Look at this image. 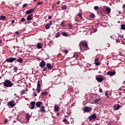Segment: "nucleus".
<instances>
[{
	"instance_id": "f257e3e1",
	"label": "nucleus",
	"mask_w": 125,
	"mask_h": 125,
	"mask_svg": "<svg viewBox=\"0 0 125 125\" xmlns=\"http://www.w3.org/2000/svg\"><path fill=\"white\" fill-rule=\"evenodd\" d=\"M79 46L82 51H84L85 50H88V49H89L88 45H87V42H85L82 41L80 43Z\"/></svg>"
},
{
	"instance_id": "f03ea898",
	"label": "nucleus",
	"mask_w": 125,
	"mask_h": 125,
	"mask_svg": "<svg viewBox=\"0 0 125 125\" xmlns=\"http://www.w3.org/2000/svg\"><path fill=\"white\" fill-rule=\"evenodd\" d=\"M13 84H14L9 80H6L3 83V85L6 87H11L13 86Z\"/></svg>"
},
{
	"instance_id": "7ed1b4c3",
	"label": "nucleus",
	"mask_w": 125,
	"mask_h": 125,
	"mask_svg": "<svg viewBox=\"0 0 125 125\" xmlns=\"http://www.w3.org/2000/svg\"><path fill=\"white\" fill-rule=\"evenodd\" d=\"M83 111L84 113H89L91 110H92V107H89V106H84L82 108Z\"/></svg>"
},
{
	"instance_id": "20e7f679",
	"label": "nucleus",
	"mask_w": 125,
	"mask_h": 125,
	"mask_svg": "<svg viewBox=\"0 0 125 125\" xmlns=\"http://www.w3.org/2000/svg\"><path fill=\"white\" fill-rule=\"evenodd\" d=\"M96 80L99 83H102V82L104 81V77L98 75L96 77Z\"/></svg>"
},
{
	"instance_id": "39448f33",
	"label": "nucleus",
	"mask_w": 125,
	"mask_h": 125,
	"mask_svg": "<svg viewBox=\"0 0 125 125\" xmlns=\"http://www.w3.org/2000/svg\"><path fill=\"white\" fill-rule=\"evenodd\" d=\"M95 119H97V116H96V114H93L89 116L88 120L92 121L93 120H95Z\"/></svg>"
},
{
	"instance_id": "423d86ee",
	"label": "nucleus",
	"mask_w": 125,
	"mask_h": 125,
	"mask_svg": "<svg viewBox=\"0 0 125 125\" xmlns=\"http://www.w3.org/2000/svg\"><path fill=\"white\" fill-rule=\"evenodd\" d=\"M16 59H17V58H9L6 59V62H8V63H13Z\"/></svg>"
},
{
	"instance_id": "0eeeda50",
	"label": "nucleus",
	"mask_w": 125,
	"mask_h": 125,
	"mask_svg": "<svg viewBox=\"0 0 125 125\" xmlns=\"http://www.w3.org/2000/svg\"><path fill=\"white\" fill-rule=\"evenodd\" d=\"M106 74L108 75V76H110V77H113V76H115L116 75V71L113 70V71H108Z\"/></svg>"
},
{
	"instance_id": "6e6552de",
	"label": "nucleus",
	"mask_w": 125,
	"mask_h": 125,
	"mask_svg": "<svg viewBox=\"0 0 125 125\" xmlns=\"http://www.w3.org/2000/svg\"><path fill=\"white\" fill-rule=\"evenodd\" d=\"M36 90L37 91V93H40V92H41V82H40V81H38L37 88Z\"/></svg>"
},
{
	"instance_id": "1a4fd4ad",
	"label": "nucleus",
	"mask_w": 125,
	"mask_h": 125,
	"mask_svg": "<svg viewBox=\"0 0 125 125\" xmlns=\"http://www.w3.org/2000/svg\"><path fill=\"white\" fill-rule=\"evenodd\" d=\"M15 101H11L9 102H8L7 104L9 106H10V107H12V108H13V107H14V106H15Z\"/></svg>"
},
{
	"instance_id": "9d476101",
	"label": "nucleus",
	"mask_w": 125,
	"mask_h": 125,
	"mask_svg": "<svg viewBox=\"0 0 125 125\" xmlns=\"http://www.w3.org/2000/svg\"><path fill=\"white\" fill-rule=\"evenodd\" d=\"M34 11H35V8H32L26 11L25 14H31V13H33Z\"/></svg>"
},
{
	"instance_id": "9b49d317",
	"label": "nucleus",
	"mask_w": 125,
	"mask_h": 125,
	"mask_svg": "<svg viewBox=\"0 0 125 125\" xmlns=\"http://www.w3.org/2000/svg\"><path fill=\"white\" fill-rule=\"evenodd\" d=\"M30 105L31 106V107H30V109H31V110L35 109V106L36 105V102H35V101L31 102L30 103Z\"/></svg>"
},
{
	"instance_id": "f8f14e48",
	"label": "nucleus",
	"mask_w": 125,
	"mask_h": 125,
	"mask_svg": "<svg viewBox=\"0 0 125 125\" xmlns=\"http://www.w3.org/2000/svg\"><path fill=\"white\" fill-rule=\"evenodd\" d=\"M46 63L44 61H42L40 63V66L41 68H44V66H45Z\"/></svg>"
},
{
	"instance_id": "ddd939ff",
	"label": "nucleus",
	"mask_w": 125,
	"mask_h": 125,
	"mask_svg": "<svg viewBox=\"0 0 125 125\" xmlns=\"http://www.w3.org/2000/svg\"><path fill=\"white\" fill-rule=\"evenodd\" d=\"M99 58H96L94 60V62H95V65H96V66H99V65H100V62H99Z\"/></svg>"
},
{
	"instance_id": "4468645a",
	"label": "nucleus",
	"mask_w": 125,
	"mask_h": 125,
	"mask_svg": "<svg viewBox=\"0 0 125 125\" xmlns=\"http://www.w3.org/2000/svg\"><path fill=\"white\" fill-rule=\"evenodd\" d=\"M42 105V102H37L36 104V107H38V108H41Z\"/></svg>"
},
{
	"instance_id": "2eb2a0df",
	"label": "nucleus",
	"mask_w": 125,
	"mask_h": 125,
	"mask_svg": "<svg viewBox=\"0 0 125 125\" xmlns=\"http://www.w3.org/2000/svg\"><path fill=\"white\" fill-rule=\"evenodd\" d=\"M46 67L49 70H51L52 68H53V65H51V64L48 63L46 64Z\"/></svg>"
},
{
	"instance_id": "dca6fc26",
	"label": "nucleus",
	"mask_w": 125,
	"mask_h": 125,
	"mask_svg": "<svg viewBox=\"0 0 125 125\" xmlns=\"http://www.w3.org/2000/svg\"><path fill=\"white\" fill-rule=\"evenodd\" d=\"M33 19V14H30L28 15L27 17V21H31Z\"/></svg>"
},
{
	"instance_id": "f3484780",
	"label": "nucleus",
	"mask_w": 125,
	"mask_h": 125,
	"mask_svg": "<svg viewBox=\"0 0 125 125\" xmlns=\"http://www.w3.org/2000/svg\"><path fill=\"white\" fill-rule=\"evenodd\" d=\"M16 60V62H18L19 63H20V64H22V63H23V59L22 58H20Z\"/></svg>"
},
{
	"instance_id": "a211bd4d",
	"label": "nucleus",
	"mask_w": 125,
	"mask_h": 125,
	"mask_svg": "<svg viewBox=\"0 0 125 125\" xmlns=\"http://www.w3.org/2000/svg\"><path fill=\"white\" fill-rule=\"evenodd\" d=\"M37 47L39 49H41V48H42V43H37Z\"/></svg>"
},
{
	"instance_id": "6ab92c4d",
	"label": "nucleus",
	"mask_w": 125,
	"mask_h": 125,
	"mask_svg": "<svg viewBox=\"0 0 125 125\" xmlns=\"http://www.w3.org/2000/svg\"><path fill=\"white\" fill-rule=\"evenodd\" d=\"M0 20L2 21V20H6V17L3 15L0 16Z\"/></svg>"
},
{
	"instance_id": "aec40b11",
	"label": "nucleus",
	"mask_w": 125,
	"mask_h": 125,
	"mask_svg": "<svg viewBox=\"0 0 125 125\" xmlns=\"http://www.w3.org/2000/svg\"><path fill=\"white\" fill-rule=\"evenodd\" d=\"M40 111L41 113H45V109H44V106H41V108H40Z\"/></svg>"
},
{
	"instance_id": "412c9836",
	"label": "nucleus",
	"mask_w": 125,
	"mask_h": 125,
	"mask_svg": "<svg viewBox=\"0 0 125 125\" xmlns=\"http://www.w3.org/2000/svg\"><path fill=\"white\" fill-rule=\"evenodd\" d=\"M105 11L109 14L111 12V9L108 7H105Z\"/></svg>"
},
{
	"instance_id": "4be33fe9",
	"label": "nucleus",
	"mask_w": 125,
	"mask_h": 125,
	"mask_svg": "<svg viewBox=\"0 0 125 125\" xmlns=\"http://www.w3.org/2000/svg\"><path fill=\"white\" fill-rule=\"evenodd\" d=\"M25 118L27 120V121H30V118H31V115L29 113H27L26 115Z\"/></svg>"
},
{
	"instance_id": "5701e85b",
	"label": "nucleus",
	"mask_w": 125,
	"mask_h": 125,
	"mask_svg": "<svg viewBox=\"0 0 125 125\" xmlns=\"http://www.w3.org/2000/svg\"><path fill=\"white\" fill-rule=\"evenodd\" d=\"M62 36H63V37H69V35H68V33H67V32H62Z\"/></svg>"
},
{
	"instance_id": "b1692460",
	"label": "nucleus",
	"mask_w": 125,
	"mask_h": 125,
	"mask_svg": "<svg viewBox=\"0 0 125 125\" xmlns=\"http://www.w3.org/2000/svg\"><path fill=\"white\" fill-rule=\"evenodd\" d=\"M99 101H101V99H96L95 100H94V102L96 104L98 103Z\"/></svg>"
},
{
	"instance_id": "393cba45",
	"label": "nucleus",
	"mask_w": 125,
	"mask_h": 125,
	"mask_svg": "<svg viewBox=\"0 0 125 125\" xmlns=\"http://www.w3.org/2000/svg\"><path fill=\"white\" fill-rule=\"evenodd\" d=\"M50 28V25H49V24L46 23L45 24V29L46 30H48Z\"/></svg>"
},
{
	"instance_id": "a878e982",
	"label": "nucleus",
	"mask_w": 125,
	"mask_h": 125,
	"mask_svg": "<svg viewBox=\"0 0 125 125\" xmlns=\"http://www.w3.org/2000/svg\"><path fill=\"white\" fill-rule=\"evenodd\" d=\"M55 38H59V37H60V32H59L58 33H57L55 35Z\"/></svg>"
},
{
	"instance_id": "bb28decb",
	"label": "nucleus",
	"mask_w": 125,
	"mask_h": 125,
	"mask_svg": "<svg viewBox=\"0 0 125 125\" xmlns=\"http://www.w3.org/2000/svg\"><path fill=\"white\" fill-rule=\"evenodd\" d=\"M47 94H48V93H47V91H44L41 93L42 95L45 96V95H47Z\"/></svg>"
},
{
	"instance_id": "cd10ccee",
	"label": "nucleus",
	"mask_w": 125,
	"mask_h": 125,
	"mask_svg": "<svg viewBox=\"0 0 125 125\" xmlns=\"http://www.w3.org/2000/svg\"><path fill=\"white\" fill-rule=\"evenodd\" d=\"M62 10H66V9H67V6L63 5L62 6Z\"/></svg>"
},
{
	"instance_id": "c85d7f7f",
	"label": "nucleus",
	"mask_w": 125,
	"mask_h": 125,
	"mask_svg": "<svg viewBox=\"0 0 125 125\" xmlns=\"http://www.w3.org/2000/svg\"><path fill=\"white\" fill-rule=\"evenodd\" d=\"M94 17H95V15H94V14L92 13L91 14H90L89 15V18H94Z\"/></svg>"
},
{
	"instance_id": "c756f323",
	"label": "nucleus",
	"mask_w": 125,
	"mask_h": 125,
	"mask_svg": "<svg viewBox=\"0 0 125 125\" xmlns=\"http://www.w3.org/2000/svg\"><path fill=\"white\" fill-rule=\"evenodd\" d=\"M77 16H79L80 17V18H82L83 17V14H82V13L79 12L78 15Z\"/></svg>"
},
{
	"instance_id": "7c9ffc66",
	"label": "nucleus",
	"mask_w": 125,
	"mask_h": 125,
	"mask_svg": "<svg viewBox=\"0 0 125 125\" xmlns=\"http://www.w3.org/2000/svg\"><path fill=\"white\" fill-rule=\"evenodd\" d=\"M26 92V90H22L21 92V95H23V94H25V93Z\"/></svg>"
},
{
	"instance_id": "2f4dec72",
	"label": "nucleus",
	"mask_w": 125,
	"mask_h": 125,
	"mask_svg": "<svg viewBox=\"0 0 125 125\" xmlns=\"http://www.w3.org/2000/svg\"><path fill=\"white\" fill-rule=\"evenodd\" d=\"M121 30H125V24L121 25Z\"/></svg>"
},
{
	"instance_id": "473e14b6",
	"label": "nucleus",
	"mask_w": 125,
	"mask_h": 125,
	"mask_svg": "<svg viewBox=\"0 0 125 125\" xmlns=\"http://www.w3.org/2000/svg\"><path fill=\"white\" fill-rule=\"evenodd\" d=\"M55 110L56 112H58V110H59V107L55 106Z\"/></svg>"
},
{
	"instance_id": "72a5a7b5",
	"label": "nucleus",
	"mask_w": 125,
	"mask_h": 125,
	"mask_svg": "<svg viewBox=\"0 0 125 125\" xmlns=\"http://www.w3.org/2000/svg\"><path fill=\"white\" fill-rule=\"evenodd\" d=\"M61 25L62 27H65V22L64 21H62L61 23Z\"/></svg>"
},
{
	"instance_id": "f704fd0d",
	"label": "nucleus",
	"mask_w": 125,
	"mask_h": 125,
	"mask_svg": "<svg viewBox=\"0 0 125 125\" xmlns=\"http://www.w3.org/2000/svg\"><path fill=\"white\" fill-rule=\"evenodd\" d=\"M120 108H121V106H120V105H118L117 106V107L115 108H114L115 110H119V109H120Z\"/></svg>"
},
{
	"instance_id": "c9c22d12",
	"label": "nucleus",
	"mask_w": 125,
	"mask_h": 125,
	"mask_svg": "<svg viewBox=\"0 0 125 125\" xmlns=\"http://www.w3.org/2000/svg\"><path fill=\"white\" fill-rule=\"evenodd\" d=\"M99 9V7H98V6H95L94 7V9L95 10H98V9Z\"/></svg>"
},
{
	"instance_id": "e433bc0d",
	"label": "nucleus",
	"mask_w": 125,
	"mask_h": 125,
	"mask_svg": "<svg viewBox=\"0 0 125 125\" xmlns=\"http://www.w3.org/2000/svg\"><path fill=\"white\" fill-rule=\"evenodd\" d=\"M43 3V2H42V1H39L38 3H37V4H38V5H41V4H42Z\"/></svg>"
},
{
	"instance_id": "4c0bfd02",
	"label": "nucleus",
	"mask_w": 125,
	"mask_h": 125,
	"mask_svg": "<svg viewBox=\"0 0 125 125\" xmlns=\"http://www.w3.org/2000/svg\"><path fill=\"white\" fill-rule=\"evenodd\" d=\"M47 68H48L47 67H43L42 71H43V72H45L47 71Z\"/></svg>"
},
{
	"instance_id": "58836bf2",
	"label": "nucleus",
	"mask_w": 125,
	"mask_h": 125,
	"mask_svg": "<svg viewBox=\"0 0 125 125\" xmlns=\"http://www.w3.org/2000/svg\"><path fill=\"white\" fill-rule=\"evenodd\" d=\"M98 30L97 29V28H94L93 29V32H94V33H96V32H97Z\"/></svg>"
},
{
	"instance_id": "ea45409f",
	"label": "nucleus",
	"mask_w": 125,
	"mask_h": 125,
	"mask_svg": "<svg viewBox=\"0 0 125 125\" xmlns=\"http://www.w3.org/2000/svg\"><path fill=\"white\" fill-rule=\"evenodd\" d=\"M8 122V120H7V119H5L4 121V124H7V122Z\"/></svg>"
},
{
	"instance_id": "a19ab883",
	"label": "nucleus",
	"mask_w": 125,
	"mask_h": 125,
	"mask_svg": "<svg viewBox=\"0 0 125 125\" xmlns=\"http://www.w3.org/2000/svg\"><path fill=\"white\" fill-rule=\"evenodd\" d=\"M27 5H28V4L27 3L24 4L22 6V8H24V7H27Z\"/></svg>"
},
{
	"instance_id": "79ce46f5",
	"label": "nucleus",
	"mask_w": 125,
	"mask_h": 125,
	"mask_svg": "<svg viewBox=\"0 0 125 125\" xmlns=\"http://www.w3.org/2000/svg\"><path fill=\"white\" fill-rule=\"evenodd\" d=\"M14 71L16 73L17 71H18V69H17V67H14Z\"/></svg>"
},
{
	"instance_id": "37998d69",
	"label": "nucleus",
	"mask_w": 125,
	"mask_h": 125,
	"mask_svg": "<svg viewBox=\"0 0 125 125\" xmlns=\"http://www.w3.org/2000/svg\"><path fill=\"white\" fill-rule=\"evenodd\" d=\"M116 41V43H119L121 42V40H120V39H117Z\"/></svg>"
},
{
	"instance_id": "c03bdc74",
	"label": "nucleus",
	"mask_w": 125,
	"mask_h": 125,
	"mask_svg": "<svg viewBox=\"0 0 125 125\" xmlns=\"http://www.w3.org/2000/svg\"><path fill=\"white\" fill-rule=\"evenodd\" d=\"M15 34L17 35V36H19V35H20V33L18 31H16Z\"/></svg>"
},
{
	"instance_id": "a18cd8bd",
	"label": "nucleus",
	"mask_w": 125,
	"mask_h": 125,
	"mask_svg": "<svg viewBox=\"0 0 125 125\" xmlns=\"http://www.w3.org/2000/svg\"><path fill=\"white\" fill-rule=\"evenodd\" d=\"M33 94H34V96L36 97L38 95V94H37V92L36 91H34L33 92Z\"/></svg>"
},
{
	"instance_id": "49530a36",
	"label": "nucleus",
	"mask_w": 125,
	"mask_h": 125,
	"mask_svg": "<svg viewBox=\"0 0 125 125\" xmlns=\"http://www.w3.org/2000/svg\"><path fill=\"white\" fill-rule=\"evenodd\" d=\"M21 22L25 21V18H22L21 19Z\"/></svg>"
},
{
	"instance_id": "de8ad7c7",
	"label": "nucleus",
	"mask_w": 125,
	"mask_h": 125,
	"mask_svg": "<svg viewBox=\"0 0 125 125\" xmlns=\"http://www.w3.org/2000/svg\"><path fill=\"white\" fill-rule=\"evenodd\" d=\"M69 53V51L67 49L64 50V53H66L67 54V53Z\"/></svg>"
},
{
	"instance_id": "09e8293b",
	"label": "nucleus",
	"mask_w": 125,
	"mask_h": 125,
	"mask_svg": "<svg viewBox=\"0 0 125 125\" xmlns=\"http://www.w3.org/2000/svg\"><path fill=\"white\" fill-rule=\"evenodd\" d=\"M63 123H67V119H64L62 120Z\"/></svg>"
},
{
	"instance_id": "8fccbe9b",
	"label": "nucleus",
	"mask_w": 125,
	"mask_h": 125,
	"mask_svg": "<svg viewBox=\"0 0 125 125\" xmlns=\"http://www.w3.org/2000/svg\"><path fill=\"white\" fill-rule=\"evenodd\" d=\"M48 24H49V25L50 26H51V25H52V21H49V23H48Z\"/></svg>"
},
{
	"instance_id": "3c124183",
	"label": "nucleus",
	"mask_w": 125,
	"mask_h": 125,
	"mask_svg": "<svg viewBox=\"0 0 125 125\" xmlns=\"http://www.w3.org/2000/svg\"><path fill=\"white\" fill-rule=\"evenodd\" d=\"M99 92H101V93L103 92V91L102 90V89L101 88H99Z\"/></svg>"
},
{
	"instance_id": "603ef678",
	"label": "nucleus",
	"mask_w": 125,
	"mask_h": 125,
	"mask_svg": "<svg viewBox=\"0 0 125 125\" xmlns=\"http://www.w3.org/2000/svg\"><path fill=\"white\" fill-rule=\"evenodd\" d=\"M15 22V21H14V20L12 21L11 23V25H12L13 24H14Z\"/></svg>"
},
{
	"instance_id": "864d4df0",
	"label": "nucleus",
	"mask_w": 125,
	"mask_h": 125,
	"mask_svg": "<svg viewBox=\"0 0 125 125\" xmlns=\"http://www.w3.org/2000/svg\"><path fill=\"white\" fill-rule=\"evenodd\" d=\"M110 38H113V39L115 40V38H116L115 35H112V36H110Z\"/></svg>"
},
{
	"instance_id": "5fc2aeb1",
	"label": "nucleus",
	"mask_w": 125,
	"mask_h": 125,
	"mask_svg": "<svg viewBox=\"0 0 125 125\" xmlns=\"http://www.w3.org/2000/svg\"><path fill=\"white\" fill-rule=\"evenodd\" d=\"M68 26H69V28H72V27H73V25H72V24H69Z\"/></svg>"
},
{
	"instance_id": "6e6d98bb",
	"label": "nucleus",
	"mask_w": 125,
	"mask_h": 125,
	"mask_svg": "<svg viewBox=\"0 0 125 125\" xmlns=\"http://www.w3.org/2000/svg\"><path fill=\"white\" fill-rule=\"evenodd\" d=\"M60 1H58V2H57V4H58V5H59V4H60Z\"/></svg>"
},
{
	"instance_id": "4d7b16f0",
	"label": "nucleus",
	"mask_w": 125,
	"mask_h": 125,
	"mask_svg": "<svg viewBox=\"0 0 125 125\" xmlns=\"http://www.w3.org/2000/svg\"><path fill=\"white\" fill-rule=\"evenodd\" d=\"M48 19H52V17H51V16H49Z\"/></svg>"
},
{
	"instance_id": "13d9d810",
	"label": "nucleus",
	"mask_w": 125,
	"mask_h": 125,
	"mask_svg": "<svg viewBox=\"0 0 125 125\" xmlns=\"http://www.w3.org/2000/svg\"><path fill=\"white\" fill-rule=\"evenodd\" d=\"M105 96H106L107 97H108V94L107 93V92L105 93Z\"/></svg>"
},
{
	"instance_id": "bf43d9fd",
	"label": "nucleus",
	"mask_w": 125,
	"mask_h": 125,
	"mask_svg": "<svg viewBox=\"0 0 125 125\" xmlns=\"http://www.w3.org/2000/svg\"><path fill=\"white\" fill-rule=\"evenodd\" d=\"M2 42V41L1 40H0V43H1Z\"/></svg>"
},
{
	"instance_id": "052dcab7",
	"label": "nucleus",
	"mask_w": 125,
	"mask_h": 125,
	"mask_svg": "<svg viewBox=\"0 0 125 125\" xmlns=\"http://www.w3.org/2000/svg\"><path fill=\"white\" fill-rule=\"evenodd\" d=\"M122 95V93L120 92L119 93V95Z\"/></svg>"
},
{
	"instance_id": "680f3d73",
	"label": "nucleus",
	"mask_w": 125,
	"mask_h": 125,
	"mask_svg": "<svg viewBox=\"0 0 125 125\" xmlns=\"http://www.w3.org/2000/svg\"><path fill=\"white\" fill-rule=\"evenodd\" d=\"M57 116H59V113H58L57 114Z\"/></svg>"
},
{
	"instance_id": "e2e57ef3",
	"label": "nucleus",
	"mask_w": 125,
	"mask_h": 125,
	"mask_svg": "<svg viewBox=\"0 0 125 125\" xmlns=\"http://www.w3.org/2000/svg\"><path fill=\"white\" fill-rule=\"evenodd\" d=\"M30 23V21H28L27 22V24H29Z\"/></svg>"
},
{
	"instance_id": "0e129e2a",
	"label": "nucleus",
	"mask_w": 125,
	"mask_h": 125,
	"mask_svg": "<svg viewBox=\"0 0 125 125\" xmlns=\"http://www.w3.org/2000/svg\"><path fill=\"white\" fill-rule=\"evenodd\" d=\"M120 38H124V36H121L120 37Z\"/></svg>"
},
{
	"instance_id": "69168bd1",
	"label": "nucleus",
	"mask_w": 125,
	"mask_h": 125,
	"mask_svg": "<svg viewBox=\"0 0 125 125\" xmlns=\"http://www.w3.org/2000/svg\"><path fill=\"white\" fill-rule=\"evenodd\" d=\"M13 123H14V124H15V123H16V121H14Z\"/></svg>"
},
{
	"instance_id": "338daca9",
	"label": "nucleus",
	"mask_w": 125,
	"mask_h": 125,
	"mask_svg": "<svg viewBox=\"0 0 125 125\" xmlns=\"http://www.w3.org/2000/svg\"><path fill=\"white\" fill-rule=\"evenodd\" d=\"M37 0H34V1H37Z\"/></svg>"
},
{
	"instance_id": "774afa93",
	"label": "nucleus",
	"mask_w": 125,
	"mask_h": 125,
	"mask_svg": "<svg viewBox=\"0 0 125 125\" xmlns=\"http://www.w3.org/2000/svg\"><path fill=\"white\" fill-rule=\"evenodd\" d=\"M95 125H98V124H96Z\"/></svg>"
}]
</instances>
